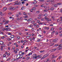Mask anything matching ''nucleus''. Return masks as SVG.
I'll return each mask as SVG.
<instances>
[{"mask_svg":"<svg viewBox=\"0 0 62 62\" xmlns=\"http://www.w3.org/2000/svg\"><path fill=\"white\" fill-rule=\"evenodd\" d=\"M9 9H13V10H15L16 8L15 7H10L9 8Z\"/></svg>","mask_w":62,"mask_h":62,"instance_id":"nucleus-1","label":"nucleus"},{"mask_svg":"<svg viewBox=\"0 0 62 62\" xmlns=\"http://www.w3.org/2000/svg\"><path fill=\"white\" fill-rule=\"evenodd\" d=\"M37 57H38V56H37V55L35 54L33 56V59L34 60V59H37Z\"/></svg>","mask_w":62,"mask_h":62,"instance_id":"nucleus-2","label":"nucleus"},{"mask_svg":"<svg viewBox=\"0 0 62 62\" xmlns=\"http://www.w3.org/2000/svg\"><path fill=\"white\" fill-rule=\"evenodd\" d=\"M47 57V55L46 54L44 55L41 59V60H42V59H44V58H46Z\"/></svg>","mask_w":62,"mask_h":62,"instance_id":"nucleus-3","label":"nucleus"},{"mask_svg":"<svg viewBox=\"0 0 62 62\" xmlns=\"http://www.w3.org/2000/svg\"><path fill=\"white\" fill-rule=\"evenodd\" d=\"M54 0H51V2L52 4L53 5H54Z\"/></svg>","mask_w":62,"mask_h":62,"instance_id":"nucleus-4","label":"nucleus"},{"mask_svg":"<svg viewBox=\"0 0 62 62\" xmlns=\"http://www.w3.org/2000/svg\"><path fill=\"white\" fill-rule=\"evenodd\" d=\"M58 40V39H54L53 40V42H56V41H57Z\"/></svg>","mask_w":62,"mask_h":62,"instance_id":"nucleus-5","label":"nucleus"},{"mask_svg":"<svg viewBox=\"0 0 62 62\" xmlns=\"http://www.w3.org/2000/svg\"><path fill=\"white\" fill-rule=\"evenodd\" d=\"M32 20H33V19L32 18H30L28 20H27V22H30V21H31Z\"/></svg>","mask_w":62,"mask_h":62,"instance_id":"nucleus-6","label":"nucleus"},{"mask_svg":"<svg viewBox=\"0 0 62 62\" xmlns=\"http://www.w3.org/2000/svg\"><path fill=\"white\" fill-rule=\"evenodd\" d=\"M15 4H16V5H20L21 4V2H19V3L17 2L16 3H15Z\"/></svg>","mask_w":62,"mask_h":62,"instance_id":"nucleus-7","label":"nucleus"},{"mask_svg":"<svg viewBox=\"0 0 62 62\" xmlns=\"http://www.w3.org/2000/svg\"><path fill=\"white\" fill-rule=\"evenodd\" d=\"M0 44L1 45H3V44H4V43L3 42L1 41L0 42Z\"/></svg>","mask_w":62,"mask_h":62,"instance_id":"nucleus-8","label":"nucleus"},{"mask_svg":"<svg viewBox=\"0 0 62 62\" xmlns=\"http://www.w3.org/2000/svg\"><path fill=\"white\" fill-rule=\"evenodd\" d=\"M47 22H49L50 21H52V19H49L48 18H47Z\"/></svg>","mask_w":62,"mask_h":62,"instance_id":"nucleus-9","label":"nucleus"},{"mask_svg":"<svg viewBox=\"0 0 62 62\" xmlns=\"http://www.w3.org/2000/svg\"><path fill=\"white\" fill-rule=\"evenodd\" d=\"M17 57H18V58L17 59H20V55H18L17 56Z\"/></svg>","mask_w":62,"mask_h":62,"instance_id":"nucleus-10","label":"nucleus"},{"mask_svg":"<svg viewBox=\"0 0 62 62\" xmlns=\"http://www.w3.org/2000/svg\"><path fill=\"white\" fill-rule=\"evenodd\" d=\"M7 9V8L6 7H5L3 9V10L4 11H5Z\"/></svg>","mask_w":62,"mask_h":62,"instance_id":"nucleus-11","label":"nucleus"},{"mask_svg":"<svg viewBox=\"0 0 62 62\" xmlns=\"http://www.w3.org/2000/svg\"><path fill=\"white\" fill-rule=\"evenodd\" d=\"M23 55H20V59H21L22 58H23Z\"/></svg>","mask_w":62,"mask_h":62,"instance_id":"nucleus-12","label":"nucleus"},{"mask_svg":"<svg viewBox=\"0 0 62 62\" xmlns=\"http://www.w3.org/2000/svg\"><path fill=\"white\" fill-rule=\"evenodd\" d=\"M9 23V21H8L5 22V23H4V24H6L7 23Z\"/></svg>","mask_w":62,"mask_h":62,"instance_id":"nucleus-13","label":"nucleus"},{"mask_svg":"<svg viewBox=\"0 0 62 62\" xmlns=\"http://www.w3.org/2000/svg\"><path fill=\"white\" fill-rule=\"evenodd\" d=\"M51 1V0H47V2L49 3H50Z\"/></svg>","mask_w":62,"mask_h":62,"instance_id":"nucleus-14","label":"nucleus"},{"mask_svg":"<svg viewBox=\"0 0 62 62\" xmlns=\"http://www.w3.org/2000/svg\"><path fill=\"white\" fill-rule=\"evenodd\" d=\"M0 15H1V16H3V14L2 13V12H0Z\"/></svg>","mask_w":62,"mask_h":62,"instance_id":"nucleus-15","label":"nucleus"},{"mask_svg":"<svg viewBox=\"0 0 62 62\" xmlns=\"http://www.w3.org/2000/svg\"><path fill=\"white\" fill-rule=\"evenodd\" d=\"M6 46V45H3V46H1V48H3V47H5Z\"/></svg>","mask_w":62,"mask_h":62,"instance_id":"nucleus-16","label":"nucleus"},{"mask_svg":"<svg viewBox=\"0 0 62 62\" xmlns=\"http://www.w3.org/2000/svg\"><path fill=\"white\" fill-rule=\"evenodd\" d=\"M16 28H18L19 27V26L16 25L15 26Z\"/></svg>","mask_w":62,"mask_h":62,"instance_id":"nucleus-17","label":"nucleus"},{"mask_svg":"<svg viewBox=\"0 0 62 62\" xmlns=\"http://www.w3.org/2000/svg\"><path fill=\"white\" fill-rule=\"evenodd\" d=\"M10 37L11 38H14V36L13 35H11Z\"/></svg>","mask_w":62,"mask_h":62,"instance_id":"nucleus-18","label":"nucleus"},{"mask_svg":"<svg viewBox=\"0 0 62 62\" xmlns=\"http://www.w3.org/2000/svg\"><path fill=\"white\" fill-rule=\"evenodd\" d=\"M37 56L38 58H41V55H38Z\"/></svg>","mask_w":62,"mask_h":62,"instance_id":"nucleus-19","label":"nucleus"},{"mask_svg":"<svg viewBox=\"0 0 62 62\" xmlns=\"http://www.w3.org/2000/svg\"><path fill=\"white\" fill-rule=\"evenodd\" d=\"M51 18L53 19H52V20L53 21H54L55 20V19H54V17H53V16H52L51 17Z\"/></svg>","mask_w":62,"mask_h":62,"instance_id":"nucleus-20","label":"nucleus"},{"mask_svg":"<svg viewBox=\"0 0 62 62\" xmlns=\"http://www.w3.org/2000/svg\"><path fill=\"white\" fill-rule=\"evenodd\" d=\"M14 53H15V54H17V51H15V50H14Z\"/></svg>","mask_w":62,"mask_h":62,"instance_id":"nucleus-21","label":"nucleus"},{"mask_svg":"<svg viewBox=\"0 0 62 62\" xmlns=\"http://www.w3.org/2000/svg\"><path fill=\"white\" fill-rule=\"evenodd\" d=\"M57 5H61L62 4L61 3H58L57 4Z\"/></svg>","mask_w":62,"mask_h":62,"instance_id":"nucleus-22","label":"nucleus"},{"mask_svg":"<svg viewBox=\"0 0 62 62\" xmlns=\"http://www.w3.org/2000/svg\"><path fill=\"white\" fill-rule=\"evenodd\" d=\"M15 60V59L13 58V59H12L11 61H12L13 62V61H14Z\"/></svg>","mask_w":62,"mask_h":62,"instance_id":"nucleus-23","label":"nucleus"},{"mask_svg":"<svg viewBox=\"0 0 62 62\" xmlns=\"http://www.w3.org/2000/svg\"><path fill=\"white\" fill-rule=\"evenodd\" d=\"M40 41V40L39 39H38L37 41L38 42H39Z\"/></svg>","mask_w":62,"mask_h":62,"instance_id":"nucleus-24","label":"nucleus"},{"mask_svg":"<svg viewBox=\"0 0 62 62\" xmlns=\"http://www.w3.org/2000/svg\"><path fill=\"white\" fill-rule=\"evenodd\" d=\"M57 21L58 23H59L60 21V20L59 19H58L57 20Z\"/></svg>","mask_w":62,"mask_h":62,"instance_id":"nucleus-25","label":"nucleus"},{"mask_svg":"<svg viewBox=\"0 0 62 62\" xmlns=\"http://www.w3.org/2000/svg\"><path fill=\"white\" fill-rule=\"evenodd\" d=\"M31 54H32V53H31V52H30V53L28 54V55L29 56H30V55H31Z\"/></svg>","mask_w":62,"mask_h":62,"instance_id":"nucleus-26","label":"nucleus"},{"mask_svg":"<svg viewBox=\"0 0 62 62\" xmlns=\"http://www.w3.org/2000/svg\"><path fill=\"white\" fill-rule=\"evenodd\" d=\"M32 10H36V8L35 7H34Z\"/></svg>","mask_w":62,"mask_h":62,"instance_id":"nucleus-27","label":"nucleus"},{"mask_svg":"<svg viewBox=\"0 0 62 62\" xmlns=\"http://www.w3.org/2000/svg\"><path fill=\"white\" fill-rule=\"evenodd\" d=\"M36 3L37 2H36L35 1L33 2V4H36Z\"/></svg>","mask_w":62,"mask_h":62,"instance_id":"nucleus-28","label":"nucleus"},{"mask_svg":"<svg viewBox=\"0 0 62 62\" xmlns=\"http://www.w3.org/2000/svg\"><path fill=\"white\" fill-rule=\"evenodd\" d=\"M53 58H56V56H54L53 55L52 56Z\"/></svg>","mask_w":62,"mask_h":62,"instance_id":"nucleus-29","label":"nucleus"},{"mask_svg":"<svg viewBox=\"0 0 62 62\" xmlns=\"http://www.w3.org/2000/svg\"><path fill=\"white\" fill-rule=\"evenodd\" d=\"M44 51H40V52L41 53H42V52H44Z\"/></svg>","mask_w":62,"mask_h":62,"instance_id":"nucleus-30","label":"nucleus"},{"mask_svg":"<svg viewBox=\"0 0 62 62\" xmlns=\"http://www.w3.org/2000/svg\"><path fill=\"white\" fill-rule=\"evenodd\" d=\"M42 16V14H39V16H40V17Z\"/></svg>","mask_w":62,"mask_h":62,"instance_id":"nucleus-31","label":"nucleus"},{"mask_svg":"<svg viewBox=\"0 0 62 62\" xmlns=\"http://www.w3.org/2000/svg\"><path fill=\"white\" fill-rule=\"evenodd\" d=\"M61 56H60L59 57L58 59L59 60H60V59H61Z\"/></svg>","mask_w":62,"mask_h":62,"instance_id":"nucleus-32","label":"nucleus"},{"mask_svg":"<svg viewBox=\"0 0 62 62\" xmlns=\"http://www.w3.org/2000/svg\"><path fill=\"white\" fill-rule=\"evenodd\" d=\"M35 23V21H31V23Z\"/></svg>","mask_w":62,"mask_h":62,"instance_id":"nucleus-33","label":"nucleus"},{"mask_svg":"<svg viewBox=\"0 0 62 62\" xmlns=\"http://www.w3.org/2000/svg\"><path fill=\"white\" fill-rule=\"evenodd\" d=\"M23 8H24V7H23L21 8V10H23Z\"/></svg>","mask_w":62,"mask_h":62,"instance_id":"nucleus-34","label":"nucleus"},{"mask_svg":"<svg viewBox=\"0 0 62 62\" xmlns=\"http://www.w3.org/2000/svg\"><path fill=\"white\" fill-rule=\"evenodd\" d=\"M41 7H42V8H43L44 7L43 5H41Z\"/></svg>","mask_w":62,"mask_h":62,"instance_id":"nucleus-35","label":"nucleus"},{"mask_svg":"<svg viewBox=\"0 0 62 62\" xmlns=\"http://www.w3.org/2000/svg\"><path fill=\"white\" fill-rule=\"evenodd\" d=\"M54 8H51V10H54Z\"/></svg>","mask_w":62,"mask_h":62,"instance_id":"nucleus-36","label":"nucleus"},{"mask_svg":"<svg viewBox=\"0 0 62 62\" xmlns=\"http://www.w3.org/2000/svg\"><path fill=\"white\" fill-rule=\"evenodd\" d=\"M6 30H7H7H8V28H6Z\"/></svg>","mask_w":62,"mask_h":62,"instance_id":"nucleus-37","label":"nucleus"},{"mask_svg":"<svg viewBox=\"0 0 62 62\" xmlns=\"http://www.w3.org/2000/svg\"><path fill=\"white\" fill-rule=\"evenodd\" d=\"M52 62H55V60H53Z\"/></svg>","mask_w":62,"mask_h":62,"instance_id":"nucleus-38","label":"nucleus"},{"mask_svg":"<svg viewBox=\"0 0 62 62\" xmlns=\"http://www.w3.org/2000/svg\"><path fill=\"white\" fill-rule=\"evenodd\" d=\"M53 51H55L56 50V49H53Z\"/></svg>","mask_w":62,"mask_h":62,"instance_id":"nucleus-39","label":"nucleus"},{"mask_svg":"<svg viewBox=\"0 0 62 62\" xmlns=\"http://www.w3.org/2000/svg\"><path fill=\"white\" fill-rule=\"evenodd\" d=\"M1 51H3V47H1Z\"/></svg>","mask_w":62,"mask_h":62,"instance_id":"nucleus-40","label":"nucleus"},{"mask_svg":"<svg viewBox=\"0 0 62 62\" xmlns=\"http://www.w3.org/2000/svg\"><path fill=\"white\" fill-rule=\"evenodd\" d=\"M11 25H9L8 26V27H11Z\"/></svg>","mask_w":62,"mask_h":62,"instance_id":"nucleus-41","label":"nucleus"},{"mask_svg":"<svg viewBox=\"0 0 62 62\" xmlns=\"http://www.w3.org/2000/svg\"><path fill=\"white\" fill-rule=\"evenodd\" d=\"M24 3H25V2H24V1H22V4H23Z\"/></svg>","mask_w":62,"mask_h":62,"instance_id":"nucleus-42","label":"nucleus"},{"mask_svg":"<svg viewBox=\"0 0 62 62\" xmlns=\"http://www.w3.org/2000/svg\"><path fill=\"white\" fill-rule=\"evenodd\" d=\"M41 18V17H38V19H40Z\"/></svg>","mask_w":62,"mask_h":62,"instance_id":"nucleus-43","label":"nucleus"},{"mask_svg":"<svg viewBox=\"0 0 62 62\" xmlns=\"http://www.w3.org/2000/svg\"><path fill=\"white\" fill-rule=\"evenodd\" d=\"M10 58H8L7 60V61H9V60H10Z\"/></svg>","mask_w":62,"mask_h":62,"instance_id":"nucleus-44","label":"nucleus"},{"mask_svg":"<svg viewBox=\"0 0 62 62\" xmlns=\"http://www.w3.org/2000/svg\"><path fill=\"white\" fill-rule=\"evenodd\" d=\"M15 47H13V50H15Z\"/></svg>","mask_w":62,"mask_h":62,"instance_id":"nucleus-45","label":"nucleus"},{"mask_svg":"<svg viewBox=\"0 0 62 62\" xmlns=\"http://www.w3.org/2000/svg\"><path fill=\"white\" fill-rule=\"evenodd\" d=\"M44 19H45L46 20H47V16H45L44 18Z\"/></svg>","mask_w":62,"mask_h":62,"instance_id":"nucleus-46","label":"nucleus"},{"mask_svg":"<svg viewBox=\"0 0 62 62\" xmlns=\"http://www.w3.org/2000/svg\"><path fill=\"white\" fill-rule=\"evenodd\" d=\"M26 38L27 39H29V36H27L26 37Z\"/></svg>","mask_w":62,"mask_h":62,"instance_id":"nucleus-47","label":"nucleus"},{"mask_svg":"<svg viewBox=\"0 0 62 62\" xmlns=\"http://www.w3.org/2000/svg\"><path fill=\"white\" fill-rule=\"evenodd\" d=\"M16 17H19V15L16 14Z\"/></svg>","mask_w":62,"mask_h":62,"instance_id":"nucleus-48","label":"nucleus"},{"mask_svg":"<svg viewBox=\"0 0 62 62\" xmlns=\"http://www.w3.org/2000/svg\"><path fill=\"white\" fill-rule=\"evenodd\" d=\"M17 38L18 39H20V37L19 36L18 37H17Z\"/></svg>","mask_w":62,"mask_h":62,"instance_id":"nucleus-49","label":"nucleus"},{"mask_svg":"<svg viewBox=\"0 0 62 62\" xmlns=\"http://www.w3.org/2000/svg\"><path fill=\"white\" fill-rule=\"evenodd\" d=\"M25 59V57H24L22 59Z\"/></svg>","mask_w":62,"mask_h":62,"instance_id":"nucleus-50","label":"nucleus"},{"mask_svg":"<svg viewBox=\"0 0 62 62\" xmlns=\"http://www.w3.org/2000/svg\"><path fill=\"white\" fill-rule=\"evenodd\" d=\"M21 48H22V49H23V46H21Z\"/></svg>","mask_w":62,"mask_h":62,"instance_id":"nucleus-51","label":"nucleus"},{"mask_svg":"<svg viewBox=\"0 0 62 62\" xmlns=\"http://www.w3.org/2000/svg\"><path fill=\"white\" fill-rule=\"evenodd\" d=\"M28 0H22V1H28Z\"/></svg>","mask_w":62,"mask_h":62,"instance_id":"nucleus-52","label":"nucleus"},{"mask_svg":"<svg viewBox=\"0 0 62 62\" xmlns=\"http://www.w3.org/2000/svg\"><path fill=\"white\" fill-rule=\"evenodd\" d=\"M59 48H60V47H61V44L59 46Z\"/></svg>","mask_w":62,"mask_h":62,"instance_id":"nucleus-53","label":"nucleus"},{"mask_svg":"<svg viewBox=\"0 0 62 62\" xmlns=\"http://www.w3.org/2000/svg\"><path fill=\"white\" fill-rule=\"evenodd\" d=\"M37 23H39V20L37 21Z\"/></svg>","mask_w":62,"mask_h":62,"instance_id":"nucleus-54","label":"nucleus"},{"mask_svg":"<svg viewBox=\"0 0 62 62\" xmlns=\"http://www.w3.org/2000/svg\"><path fill=\"white\" fill-rule=\"evenodd\" d=\"M30 27H32V25L31 24L30 25Z\"/></svg>","mask_w":62,"mask_h":62,"instance_id":"nucleus-55","label":"nucleus"},{"mask_svg":"<svg viewBox=\"0 0 62 62\" xmlns=\"http://www.w3.org/2000/svg\"><path fill=\"white\" fill-rule=\"evenodd\" d=\"M8 34L9 35H11V33H8Z\"/></svg>","mask_w":62,"mask_h":62,"instance_id":"nucleus-56","label":"nucleus"},{"mask_svg":"<svg viewBox=\"0 0 62 62\" xmlns=\"http://www.w3.org/2000/svg\"><path fill=\"white\" fill-rule=\"evenodd\" d=\"M55 33L56 35H57L58 34V32L56 31V32Z\"/></svg>","mask_w":62,"mask_h":62,"instance_id":"nucleus-57","label":"nucleus"},{"mask_svg":"<svg viewBox=\"0 0 62 62\" xmlns=\"http://www.w3.org/2000/svg\"><path fill=\"white\" fill-rule=\"evenodd\" d=\"M6 20H4L3 21V22H6Z\"/></svg>","mask_w":62,"mask_h":62,"instance_id":"nucleus-58","label":"nucleus"},{"mask_svg":"<svg viewBox=\"0 0 62 62\" xmlns=\"http://www.w3.org/2000/svg\"><path fill=\"white\" fill-rule=\"evenodd\" d=\"M55 46H58V45L57 44L55 45Z\"/></svg>","mask_w":62,"mask_h":62,"instance_id":"nucleus-59","label":"nucleus"},{"mask_svg":"<svg viewBox=\"0 0 62 62\" xmlns=\"http://www.w3.org/2000/svg\"><path fill=\"white\" fill-rule=\"evenodd\" d=\"M41 20L42 21H44V18H43L41 19Z\"/></svg>","mask_w":62,"mask_h":62,"instance_id":"nucleus-60","label":"nucleus"},{"mask_svg":"<svg viewBox=\"0 0 62 62\" xmlns=\"http://www.w3.org/2000/svg\"><path fill=\"white\" fill-rule=\"evenodd\" d=\"M34 29L33 28H32L31 29L32 31H34Z\"/></svg>","mask_w":62,"mask_h":62,"instance_id":"nucleus-61","label":"nucleus"},{"mask_svg":"<svg viewBox=\"0 0 62 62\" xmlns=\"http://www.w3.org/2000/svg\"><path fill=\"white\" fill-rule=\"evenodd\" d=\"M46 10H43V11L44 12H46Z\"/></svg>","mask_w":62,"mask_h":62,"instance_id":"nucleus-62","label":"nucleus"},{"mask_svg":"<svg viewBox=\"0 0 62 62\" xmlns=\"http://www.w3.org/2000/svg\"><path fill=\"white\" fill-rule=\"evenodd\" d=\"M44 29H45V30L47 29V27H45L44 28Z\"/></svg>","mask_w":62,"mask_h":62,"instance_id":"nucleus-63","label":"nucleus"},{"mask_svg":"<svg viewBox=\"0 0 62 62\" xmlns=\"http://www.w3.org/2000/svg\"><path fill=\"white\" fill-rule=\"evenodd\" d=\"M59 36H60V37H61L62 36V34H60Z\"/></svg>","mask_w":62,"mask_h":62,"instance_id":"nucleus-64","label":"nucleus"}]
</instances>
